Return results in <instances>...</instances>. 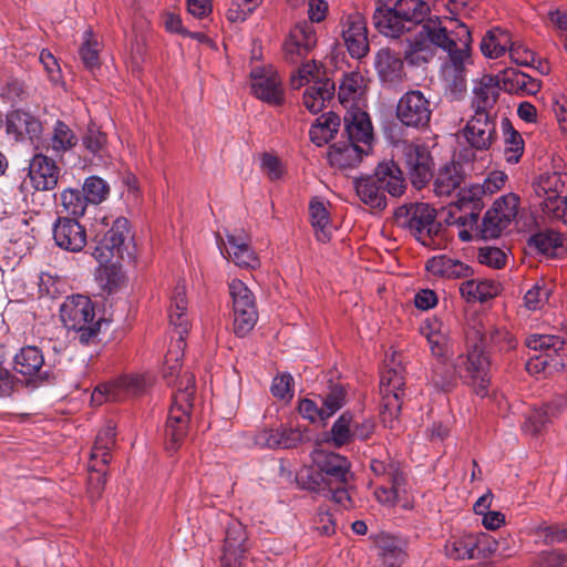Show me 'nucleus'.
Instances as JSON below:
<instances>
[{
  "label": "nucleus",
  "instance_id": "obj_15",
  "mask_svg": "<svg viewBox=\"0 0 567 567\" xmlns=\"http://www.w3.org/2000/svg\"><path fill=\"white\" fill-rule=\"evenodd\" d=\"M404 378L401 370L395 368L386 369L381 374L380 390L383 395L382 422L385 426L394 427V422L401 410L400 400L404 393Z\"/></svg>",
  "mask_w": 567,
  "mask_h": 567
},
{
  "label": "nucleus",
  "instance_id": "obj_2",
  "mask_svg": "<svg viewBox=\"0 0 567 567\" xmlns=\"http://www.w3.org/2000/svg\"><path fill=\"white\" fill-rule=\"evenodd\" d=\"M405 183L402 172L394 162H382L375 168L374 175L355 181V190L359 198L373 208H384L385 192L393 197L401 196Z\"/></svg>",
  "mask_w": 567,
  "mask_h": 567
},
{
  "label": "nucleus",
  "instance_id": "obj_51",
  "mask_svg": "<svg viewBox=\"0 0 567 567\" xmlns=\"http://www.w3.org/2000/svg\"><path fill=\"white\" fill-rule=\"evenodd\" d=\"M389 474L391 487H377L374 496L380 504L393 506L399 501L400 493L402 492V486L404 484V477L399 468H391Z\"/></svg>",
  "mask_w": 567,
  "mask_h": 567
},
{
  "label": "nucleus",
  "instance_id": "obj_13",
  "mask_svg": "<svg viewBox=\"0 0 567 567\" xmlns=\"http://www.w3.org/2000/svg\"><path fill=\"white\" fill-rule=\"evenodd\" d=\"M252 94L269 105H281L285 101L282 79L274 65L255 66L250 71Z\"/></svg>",
  "mask_w": 567,
  "mask_h": 567
},
{
  "label": "nucleus",
  "instance_id": "obj_7",
  "mask_svg": "<svg viewBox=\"0 0 567 567\" xmlns=\"http://www.w3.org/2000/svg\"><path fill=\"white\" fill-rule=\"evenodd\" d=\"M317 473L308 475V487L313 491H323L322 485H348L352 478L350 461L333 452L315 450L311 453Z\"/></svg>",
  "mask_w": 567,
  "mask_h": 567
},
{
  "label": "nucleus",
  "instance_id": "obj_6",
  "mask_svg": "<svg viewBox=\"0 0 567 567\" xmlns=\"http://www.w3.org/2000/svg\"><path fill=\"white\" fill-rule=\"evenodd\" d=\"M61 319L64 326L74 330L81 343H90L100 332L103 320L95 317L94 306L89 297L73 295L61 306Z\"/></svg>",
  "mask_w": 567,
  "mask_h": 567
},
{
  "label": "nucleus",
  "instance_id": "obj_50",
  "mask_svg": "<svg viewBox=\"0 0 567 567\" xmlns=\"http://www.w3.org/2000/svg\"><path fill=\"white\" fill-rule=\"evenodd\" d=\"M115 427L109 423L96 435L94 446L91 452L92 462H101L106 465L111 461L110 451L114 445Z\"/></svg>",
  "mask_w": 567,
  "mask_h": 567
},
{
  "label": "nucleus",
  "instance_id": "obj_36",
  "mask_svg": "<svg viewBox=\"0 0 567 567\" xmlns=\"http://www.w3.org/2000/svg\"><path fill=\"white\" fill-rule=\"evenodd\" d=\"M227 245L226 251L236 266L250 269L259 267L260 261L246 237L228 234Z\"/></svg>",
  "mask_w": 567,
  "mask_h": 567
},
{
  "label": "nucleus",
  "instance_id": "obj_1",
  "mask_svg": "<svg viewBox=\"0 0 567 567\" xmlns=\"http://www.w3.org/2000/svg\"><path fill=\"white\" fill-rule=\"evenodd\" d=\"M473 38L463 22L451 29L441 50L446 54L440 65V79L447 92L458 96L466 90L468 68L473 64Z\"/></svg>",
  "mask_w": 567,
  "mask_h": 567
},
{
  "label": "nucleus",
  "instance_id": "obj_29",
  "mask_svg": "<svg viewBox=\"0 0 567 567\" xmlns=\"http://www.w3.org/2000/svg\"><path fill=\"white\" fill-rule=\"evenodd\" d=\"M7 132L16 140H38L42 133V123L34 115L22 110H14L7 116Z\"/></svg>",
  "mask_w": 567,
  "mask_h": 567
},
{
  "label": "nucleus",
  "instance_id": "obj_17",
  "mask_svg": "<svg viewBox=\"0 0 567 567\" xmlns=\"http://www.w3.org/2000/svg\"><path fill=\"white\" fill-rule=\"evenodd\" d=\"M128 236V220L124 217L115 218L111 228L97 241L92 256L101 265L110 262L114 257H122L123 246Z\"/></svg>",
  "mask_w": 567,
  "mask_h": 567
},
{
  "label": "nucleus",
  "instance_id": "obj_30",
  "mask_svg": "<svg viewBox=\"0 0 567 567\" xmlns=\"http://www.w3.org/2000/svg\"><path fill=\"white\" fill-rule=\"evenodd\" d=\"M425 269L432 276L443 279H465L473 275V269L467 264L446 255L430 258Z\"/></svg>",
  "mask_w": 567,
  "mask_h": 567
},
{
  "label": "nucleus",
  "instance_id": "obj_18",
  "mask_svg": "<svg viewBox=\"0 0 567 567\" xmlns=\"http://www.w3.org/2000/svg\"><path fill=\"white\" fill-rule=\"evenodd\" d=\"M467 144L476 151H487L496 141V124L488 112H475L462 131Z\"/></svg>",
  "mask_w": 567,
  "mask_h": 567
},
{
  "label": "nucleus",
  "instance_id": "obj_10",
  "mask_svg": "<svg viewBox=\"0 0 567 567\" xmlns=\"http://www.w3.org/2000/svg\"><path fill=\"white\" fill-rule=\"evenodd\" d=\"M488 367V359L477 344L453 362L455 374L465 383L473 385L475 393L482 398L487 394L489 385Z\"/></svg>",
  "mask_w": 567,
  "mask_h": 567
},
{
  "label": "nucleus",
  "instance_id": "obj_23",
  "mask_svg": "<svg viewBox=\"0 0 567 567\" xmlns=\"http://www.w3.org/2000/svg\"><path fill=\"white\" fill-rule=\"evenodd\" d=\"M55 244L68 251L79 252L86 245V231L74 218L59 217L53 225Z\"/></svg>",
  "mask_w": 567,
  "mask_h": 567
},
{
  "label": "nucleus",
  "instance_id": "obj_46",
  "mask_svg": "<svg viewBox=\"0 0 567 567\" xmlns=\"http://www.w3.org/2000/svg\"><path fill=\"white\" fill-rule=\"evenodd\" d=\"M463 175L455 164L442 167L434 179V192L437 196H451L461 187Z\"/></svg>",
  "mask_w": 567,
  "mask_h": 567
},
{
  "label": "nucleus",
  "instance_id": "obj_31",
  "mask_svg": "<svg viewBox=\"0 0 567 567\" xmlns=\"http://www.w3.org/2000/svg\"><path fill=\"white\" fill-rule=\"evenodd\" d=\"M567 415V394L555 396L543 409L535 410L524 425L526 431L537 433L546 423Z\"/></svg>",
  "mask_w": 567,
  "mask_h": 567
},
{
  "label": "nucleus",
  "instance_id": "obj_55",
  "mask_svg": "<svg viewBox=\"0 0 567 567\" xmlns=\"http://www.w3.org/2000/svg\"><path fill=\"white\" fill-rule=\"evenodd\" d=\"M331 442L336 447H341L354 437L353 415L343 412L333 423L330 430Z\"/></svg>",
  "mask_w": 567,
  "mask_h": 567
},
{
  "label": "nucleus",
  "instance_id": "obj_47",
  "mask_svg": "<svg viewBox=\"0 0 567 567\" xmlns=\"http://www.w3.org/2000/svg\"><path fill=\"white\" fill-rule=\"evenodd\" d=\"M362 78L358 73H351L343 78L339 85L338 97L348 110L349 106H361Z\"/></svg>",
  "mask_w": 567,
  "mask_h": 567
},
{
  "label": "nucleus",
  "instance_id": "obj_45",
  "mask_svg": "<svg viewBox=\"0 0 567 567\" xmlns=\"http://www.w3.org/2000/svg\"><path fill=\"white\" fill-rule=\"evenodd\" d=\"M340 126V117L333 113L328 112L322 114L317 122L310 127L309 135L312 143L317 146H322L332 140Z\"/></svg>",
  "mask_w": 567,
  "mask_h": 567
},
{
  "label": "nucleus",
  "instance_id": "obj_35",
  "mask_svg": "<svg viewBox=\"0 0 567 567\" xmlns=\"http://www.w3.org/2000/svg\"><path fill=\"white\" fill-rule=\"evenodd\" d=\"M16 372L29 378H42L45 373L44 357L42 351L34 346H28L20 349L13 358Z\"/></svg>",
  "mask_w": 567,
  "mask_h": 567
},
{
  "label": "nucleus",
  "instance_id": "obj_62",
  "mask_svg": "<svg viewBox=\"0 0 567 567\" xmlns=\"http://www.w3.org/2000/svg\"><path fill=\"white\" fill-rule=\"evenodd\" d=\"M270 391L276 399L290 401L293 396V378L289 373H281L272 379Z\"/></svg>",
  "mask_w": 567,
  "mask_h": 567
},
{
  "label": "nucleus",
  "instance_id": "obj_39",
  "mask_svg": "<svg viewBox=\"0 0 567 567\" xmlns=\"http://www.w3.org/2000/svg\"><path fill=\"white\" fill-rule=\"evenodd\" d=\"M499 89L497 75L495 78L484 76L475 83L472 101L475 112H488L497 100Z\"/></svg>",
  "mask_w": 567,
  "mask_h": 567
},
{
  "label": "nucleus",
  "instance_id": "obj_58",
  "mask_svg": "<svg viewBox=\"0 0 567 567\" xmlns=\"http://www.w3.org/2000/svg\"><path fill=\"white\" fill-rule=\"evenodd\" d=\"M311 81L313 84L317 81H324L323 79H320V65L315 60L302 63L301 66L290 76V85L295 90L300 89Z\"/></svg>",
  "mask_w": 567,
  "mask_h": 567
},
{
  "label": "nucleus",
  "instance_id": "obj_21",
  "mask_svg": "<svg viewBox=\"0 0 567 567\" xmlns=\"http://www.w3.org/2000/svg\"><path fill=\"white\" fill-rule=\"evenodd\" d=\"M249 548V542L245 526L231 519L226 529L224 553L220 559L221 567H240L245 553Z\"/></svg>",
  "mask_w": 567,
  "mask_h": 567
},
{
  "label": "nucleus",
  "instance_id": "obj_41",
  "mask_svg": "<svg viewBox=\"0 0 567 567\" xmlns=\"http://www.w3.org/2000/svg\"><path fill=\"white\" fill-rule=\"evenodd\" d=\"M309 217L317 239L321 243L328 241L332 236L333 227L326 203L319 198L311 199Z\"/></svg>",
  "mask_w": 567,
  "mask_h": 567
},
{
  "label": "nucleus",
  "instance_id": "obj_26",
  "mask_svg": "<svg viewBox=\"0 0 567 567\" xmlns=\"http://www.w3.org/2000/svg\"><path fill=\"white\" fill-rule=\"evenodd\" d=\"M302 432L292 425H279L276 429H266L256 436V443L261 447L292 449L302 441Z\"/></svg>",
  "mask_w": 567,
  "mask_h": 567
},
{
  "label": "nucleus",
  "instance_id": "obj_63",
  "mask_svg": "<svg viewBox=\"0 0 567 567\" xmlns=\"http://www.w3.org/2000/svg\"><path fill=\"white\" fill-rule=\"evenodd\" d=\"M456 377L455 372H450L442 364H437L431 375V383L433 386L440 391H450L453 389L456 384Z\"/></svg>",
  "mask_w": 567,
  "mask_h": 567
},
{
  "label": "nucleus",
  "instance_id": "obj_3",
  "mask_svg": "<svg viewBox=\"0 0 567 567\" xmlns=\"http://www.w3.org/2000/svg\"><path fill=\"white\" fill-rule=\"evenodd\" d=\"M450 29L443 23V19L434 16L429 18L414 33L405 39L403 56L408 64L423 66L431 62L437 50L442 48Z\"/></svg>",
  "mask_w": 567,
  "mask_h": 567
},
{
  "label": "nucleus",
  "instance_id": "obj_27",
  "mask_svg": "<svg viewBox=\"0 0 567 567\" xmlns=\"http://www.w3.org/2000/svg\"><path fill=\"white\" fill-rule=\"evenodd\" d=\"M372 23L382 35L391 39H399L405 33L412 32L409 24L403 21L402 17H399L394 6L377 7L372 16Z\"/></svg>",
  "mask_w": 567,
  "mask_h": 567
},
{
  "label": "nucleus",
  "instance_id": "obj_11",
  "mask_svg": "<svg viewBox=\"0 0 567 567\" xmlns=\"http://www.w3.org/2000/svg\"><path fill=\"white\" fill-rule=\"evenodd\" d=\"M520 198L515 193H508L497 198L485 213L482 221V236L485 239L497 238L516 220Z\"/></svg>",
  "mask_w": 567,
  "mask_h": 567
},
{
  "label": "nucleus",
  "instance_id": "obj_44",
  "mask_svg": "<svg viewBox=\"0 0 567 567\" xmlns=\"http://www.w3.org/2000/svg\"><path fill=\"white\" fill-rule=\"evenodd\" d=\"M420 333L429 343L433 355L441 358L447 349V336L443 323L436 318L427 319L420 326Z\"/></svg>",
  "mask_w": 567,
  "mask_h": 567
},
{
  "label": "nucleus",
  "instance_id": "obj_48",
  "mask_svg": "<svg viewBox=\"0 0 567 567\" xmlns=\"http://www.w3.org/2000/svg\"><path fill=\"white\" fill-rule=\"evenodd\" d=\"M502 131L504 135V155L505 159L509 164H516L519 162L524 153V141L522 135L513 127L511 122L505 118L502 122Z\"/></svg>",
  "mask_w": 567,
  "mask_h": 567
},
{
  "label": "nucleus",
  "instance_id": "obj_61",
  "mask_svg": "<svg viewBox=\"0 0 567 567\" xmlns=\"http://www.w3.org/2000/svg\"><path fill=\"white\" fill-rule=\"evenodd\" d=\"M507 181V175L503 171H493L491 172L482 185L472 186L470 192L472 193L471 199L478 198L481 194L493 195L504 187Z\"/></svg>",
  "mask_w": 567,
  "mask_h": 567
},
{
  "label": "nucleus",
  "instance_id": "obj_53",
  "mask_svg": "<svg viewBox=\"0 0 567 567\" xmlns=\"http://www.w3.org/2000/svg\"><path fill=\"white\" fill-rule=\"evenodd\" d=\"M62 212L74 219L82 217L87 207V200L79 189L66 188L60 194Z\"/></svg>",
  "mask_w": 567,
  "mask_h": 567
},
{
  "label": "nucleus",
  "instance_id": "obj_20",
  "mask_svg": "<svg viewBox=\"0 0 567 567\" xmlns=\"http://www.w3.org/2000/svg\"><path fill=\"white\" fill-rule=\"evenodd\" d=\"M404 164L411 183L416 188H422L432 176V157L424 145L408 144L403 150Z\"/></svg>",
  "mask_w": 567,
  "mask_h": 567
},
{
  "label": "nucleus",
  "instance_id": "obj_14",
  "mask_svg": "<svg viewBox=\"0 0 567 567\" xmlns=\"http://www.w3.org/2000/svg\"><path fill=\"white\" fill-rule=\"evenodd\" d=\"M404 378L401 370L395 368L386 369L381 374L380 390L383 395L382 422L385 426L394 427V422L401 410L400 400L404 393Z\"/></svg>",
  "mask_w": 567,
  "mask_h": 567
},
{
  "label": "nucleus",
  "instance_id": "obj_56",
  "mask_svg": "<svg viewBox=\"0 0 567 567\" xmlns=\"http://www.w3.org/2000/svg\"><path fill=\"white\" fill-rule=\"evenodd\" d=\"M100 43L94 39L91 30L83 33V43L80 48L79 54L82 63L89 70H93L100 65Z\"/></svg>",
  "mask_w": 567,
  "mask_h": 567
},
{
  "label": "nucleus",
  "instance_id": "obj_42",
  "mask_svg": "<svg viewBox=\"0 0 567 567\" xmlns=\"http://www.w3.org/2000/svg\"><path fill=\"white\" fill-rule=\"evenodd\" d=\"M511 33L499 27H495L486 32L481 41V51L488 59H497L505 54L511 45Z\"/></svg>",
  "mask_w": 567,
  "mask_h": 567
},
{
  "label": "nucleus",
  "instance_id": "obj_34",
  "mask_svg": "<svg viewBox=\"0 0 567 567\" xmlns=\"http://www.w3.org/2000/svg\"><path fill=\"white\" fill-rule=\"evenodd\" d=\"M481 344L488 346L499 352H507L516 348L515 337L502 326H495L489 322L482 324V328L475 331Z\"/></svg>",
  "mask_w": 567,
  "mask_h": 567
},
{
  "label": "nucleus",
  "instance_id": "obj_38",
  "mask_svg": "<svg viewBox=\"0 0 567 567\" xmlns=\"http://www.w3.org/2000/svg\"><path fill=\"white\" fill-rule=\"evenodd\" d=\"M399 17L409 24L411 31L420 28L430 17L431 9L425 0H398L393 4Z\"/></svg>",
  "mask_w": 567,
  "mask_h": 567
},
{
  "label": "nucleus",
  "instance_id": "obj_64",
  "mask_svg": "<svg viewBox=\"0 0 567 567\" xmlns=\"http://www.w3.org/2000/svg\"><path fill=\"white\" fill-rule=\"evenodd\" d=\"M544 215L550 220H558L567 225V195L556 202L540 204Z\"/></svg>",
  "mask_w": 567,
  "mask_h": 567
},
{
  "label": "nucleus",
  "instance_id": "obj_16",
  "mask_svg": "<svg viewBox=\"0 0 567 567\" xmlns=\"http://www.w3.org/2000/svg\"><path fill=\"white\" fill-rule=\"evenodd\" d=\"M431 115V103L419 90L404 93L398 102L396 117L408 127L420 128L426 126Z\"/></svg>",
  "mask_w": 567,
  "mask_h": 567
},
{
  "label": "nucleus",
  "instance_id": "obj_40",
  "mask_svg": "<svg viewBox=\"0 0 567 567\" xmlns=\"http://www.w3.org/2000/svg\"><path fill=\"white\" fill-rule=\"evenodd\" d=\"M79 138L73 130L62 121H56L53 125L51 136L48 141L47 150L62 158L63 155L76 146Z\"/></svg>",
  "mask_w": 567,
  "mask_h": 567
},
{
  "label": "nucleus",
  "instance_id": "obj_57",
  "mask_svg": "<svg viewBox=\"0 0 567 567\" xmlns=\"http://www.w3.org/2000/svg\"><path fill=\"white\" fill-rule=\"evenodd\" d=\"M110 194L109 184L99 176H90L84 181L83 195L93 205L104 202Z\"/></svg>",
  "mask_w": 567,
  "mask_h": 567
},
{
  "label": "nucleus",
  "instance_id": "obj_32",
  "mask_svg": "<svg viewBox=\"0 0 567 567\" xmlns=\"http://www.w3.org/2000/svg\"><path fill=\"white\" fill-rule=\"evenodd\" d=\"M534 189L536 195L542 198V204L561 199L567 195V174L544 173L534 183Z\"/></svg>",
  "mask_w": 567,
  "mask_h": 567
},
{
  "label": "nucleus",
  "instance_id": "obj_37",
  "mask_svg": "<svg viewBox=\"0 0 567 567\" xmlns=\"http://www.w3.org/2000/svg\"><path fill=\"white\" fill-rule=\"evenodd\" d=\"M374 65L384 83H398L403 76V61L390 49H381L377 53Z\"/></svg>",
  "mask_w": 567,
  "mask_h": 567
},
{
  "label": "nucleus",
  "instance_id": "obj_5",
  "mask_svg": "<svg viewBox=\"0 0 567 567\" xmlns=\"http://www.w3.org/2000/svg\"><path fill=\"white\" fill-rule=\"evenodd\" d=\"M195 379L193 374L186 373L176 384V393L173 398L167 422H166V450L169 453L176 452L184 440L188 423L189 412L193 408Z\"/></svg>",
  "mask_w": 567,
  "mask_h": 567
},
{
  "label": "nucleus",
  "instance_id": "obj_24",
  "mask_svg": "<svg viewBox=\"0 0 567 567\" xmlns=\"http://www.w3.org/2000/svg\"><path fill=\"white\" fill-rule=\"evenodd\" d=\"M343 121L348 140L371 150L373 130L368 113L361 106H349Z\"/></svg>",
  "mask_w": 567,
  "mask_h": 567
},
{
  "label": "nucleus",
  "instance_id": "obj_52",
  "mask_svg": "<svg viewBox=\"0 0 567 567\" xmlns=\"http://www.w3.org/2000/svg\"><path fill=\"white\" fill-rule=\"evenodd\" d=\"M480 543L481 539L472 535L452 539L445 546L446 555L453 559H471Z\"/></svg>",
  "mask_w": 567,
  "mask_h": 567
},
{
  "label": "nucleus",
  "instance_id": "obj_12",
  "mask_svg": "<svg viewBox=\"0 0 567 567\" xmlns=\"http://www.w3.org/2000/svg\"><path fill=\"white\" fill-rule=\"evenodd\" d=\"M186 310V286L184 281H178L173 290L171 306L168 309L169 323L174 327L177 339L175 342H172L168 349L167 362L172 359L177 362L182 354V350L186 347V336L189 330V321Z\"/></svg>",
  "mask_w": 567,
  "mask_h": 567
},
{
  "label": "nucleus",
  "instance_id": "obj_49",
  "mask_svg": "<svg viewBox=\"0 0 567 567\" xmlns=\"http://www.w3.org/2000/svg\"><path fill=\"white\" fill-rule=\"evenodd\" d=\"M460 286L461 296L468 302L486 301L496 295V287L488 281L468 279Z\"/></svg>",
  "mask_w": 567,
  "mask_h": 567
},
{
  "label": "nucleus",
  "instance_id": "obj_59",
  "mask_svg": "<svg viewBox=\"0 0 567 567\" xmlns=\"http://www.w3.org/2000/svg\"><path fill=\"white\" fill-rule=\"evenodd\" d=\"M347 402V391L343 385L330 386L329 392L322 398L323 416L326 420L337 413Z\"/></svg>",
  "mask_w": 567,
  "mask_h": 567
},
{
  "label": "nucleus",
  "instance_id": "obj_28",
  "mask_svg": "<svg viewBox=\"0 0 567 567\" xmlns=\"http://www.w3.org/2000/svg\"><path fill=\"white\" fill-rule=\"evenodd\" d=\"M499 87L518 95H534L540 90V81L516 70L505 69L497 74Z\"/></svg>",
  "mask_w": 567,
  "mask_h": 567
},
{
  "label": "nucleus",
  "instance_id": "obj_33",
  "mask_svg": "<svg viewBox=\"0 0 567 567\" xmlns=\"http://www.w3.org/2000/svg\"><path fill=\"white\" fill-rule=\"evenodd\" d=\"M370 150L357 143L339 142L330 146L328 153L329 163L332 166L340 168L353 167L361 162L363 155H367Z\"/></svg>",
  "mask_w": 567,
  "mask_h": 567
},
{
  "label": "nucleus",
  "instance_id": "obj_60",
  "mask_svg": "<svg viewBox=\"0 0 567 567\" xmlns=\"http://www.w3.org/2000/svg\"><path fill=\"white\" fill-rule=\"evenodd\" d=\"M551 288L544 281L535 282L524 296V305L528 310H539L548 301Z\"/></svg>",
  "mask_w": 567,
  "mask_h": 567
},
{
  "label": "nucleus",
  "instance_id": "obj_19",
  "mask_svg": "<svg viewBox=\"0 0 567 567\" xmlns=\"http://www.w3.org/2000/svg\"><path fill=\"white\" fill-rule=\"evenodd\" d=\"M317 43V33L311 22L297 23L284 43L286 61L295 64L306 58Z\"/></svg>",
  "mask_w": 567,
  "mask_h": 567
},
{
  "label": "nucleus",
  "instance_id": "obj_4",
  "mask_svg": "<svg viewBox=\"0 0 567 567\" xmlns=\"http://www.w3.org/2000/svg\"><path fill=\"white\" fill-rule=\"evenodd\" d=\"M395 219L398 225L409 229L423 246L433 250L444 248L443 227L436 221V210L429 204L416 203L401 207Z\"/></svg>",
  "mask_w": 567,
  "mask_h": 567
},
{
  "label": "nucleus",
  "instance_id": "obj_9",
  "mask_svg": "<svg viewBox=\"0 0 567 567\" xmlns=\"http://www.w3.org/2000/svg\"><path fill=\"white\" fill-rule=\"evenodd\" d=\"M228 289L231 299L234 332L238 337H245L254 329L258 320L256 297L239 279H233L228 284Z\"/></svg>",
  "mask_w": 567,
  "mask_h": 567
},
{
  "label": "nucleus",
  "instance_id": "obj_8",
  "mask_svg": "<svg viewBox=\"0 0 567 567\" xmlns=\"http://www.w3.org/2000/svg\"><path fill=\"white\" fill-rule=\"evenodd\" d=\"M152 378L147 373H127L110 382L97 385L91 401L95 405L104 402H120L142 394L151 384Z\"/></svg>",
  "mask_w": 567,
  "mask_h": 567
},
{
  "label": "nucleus",
  "instance_id": "obj_54",
  "mask_svg": "<svg viewBox=\"0 0 567 567\" xmlns=\"http://www.w3.org/2000/svg\"><path fill=\"white\" fill-rule=\"evenodd\" d=\"M525 343L530 350L550 353V358H555L564 349L563 340L553 334H530L526 338Z\"/></svg>",
  "mask_w": 567,
  "mask_h": 567
},
{
  "label": "nucleus",
  "instance_id": "obj_43",
  "mask_svg": "<svg viewBox=\"0 0 567 567\" xmlns=\"http://www.w3.org/2000/svg\"><path fill=\"white\" fill-rule=\"evenodd\" d=\"M334 93V84L328 79L317 81L307 87L303 93V105L309 112L317 114L323 110L326 102L330 101Z\"/></svg>",
  "mask_w": 567,
  "mask_h": 567
},
{
  "label": "nucleus",
  "instance_id": "obj_22",
  "mask_svg": "<svg viewBox=\"0 0 567 567\" xmlns=\"http://www.w3.org/2000/svg\"><path fill=\"white\" fill-rule=\"evenodd\" d=\"M342 38L352 58L360 59L369 51L367 22L360 12L349 14L342 23Z\"/></svg>",
  "mask_w": 567,
  "mask_h": 567
},
{
  "label": "nucleus",
  "instance_id": "obj_25",
  "mask_svg": "<svg viewBox=\"0 0 567 567\" xmlns=\"http://www.w3.org/2000/svg\"><path fill=\"white\" fill-rule=\"evenodd\" d=\"M29 177L34 189L52 190L58 185L60 169L54 159L39 153L30 161Z\"/></svg>",
  "mask_w": 567,
  "mask_h": 567
}]
</instances>
